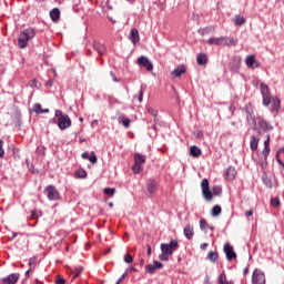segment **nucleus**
Here are the masks:
<instances>
[{
	"mask_svg": "<svg viewBox=\"0 0 284 284\" xmlns=\"http://www.w3.org/2000/svg\"><path fill=\"white\" fill-rule=\"evenodd\" d=\"M196 63L197 65H205V63H207V55H205V53H199L196 57Z\"/></svg>",
	"mask_w": 284,
	"mask_h": 284,
	"instance_id": "bb28decb",
	"label": "nucleus"
},
{
	"mask_svg": "<svg viewBox=\"0 0 284 284\" xmlns=\"http://www.w3.org/2000/svg\"><path fill=\"white\" fill-rule=\"evenodd\" d=\"M143 163H145V155L141 153L134 154V165L132 166V172L134 174H141L143 172Z\"/></svg>",
	"mask_w": 284,
	"mask_h": 284,
	"instance_id": "0eeeda50",
	"label": "nucleus"
},
{
	"mask_svg": "<svg viewBox=\"0 0 284 284\" xmlns=\"http://www.w3.org/2000/svg\"><path fill=\"white\" fill-rule=\"evenodd\" d=\"M250 273V268H244V274H248Z\"/></svg>",
	"mask_w": 284,
	"mask_h": 284,
	"instance_id": "338daca9",
	"label": "nucleus"
},
{
	"mask_svg": "<svg viewBox=\"0 0 284 284\" xmlns=\"http://www.w3.org/2000/svg\"><path fill=\"white\" fill-rule=\"evenodd\" d=\"M44 192H45L47 199L49 201H59L60 194H59V191L57 190V187L54 185L45 186Z\"/></svg>",
	"mask_w": 284,
	"mask_h": 284,
	"instance_id": "6e6552de",
	"label": "nucleus"
},
{
	"mask_svg": "<svg viewBox=\"0 0 284 284\" xmlns=\"http://www.w3.org/2000/svg\"><path fill=\"white\" fill-rule=\"evenodd\" d=\"M202 194H203L205 201H212V199L214 196L212 194V191H210V189H206V190L202 191Z\"/></svg>",
	"mask_w": 284,
	"mask_h": 284,
	"instance_id": "2f4dec72",
	"label": "nucleus"
},
{
	"mask_svg": "<svg viewBox=\"0 0 284 284\" xmlns=\"http://www.w3.org/2000/svg\"><path fill=\"white\" fill-rule=\"evenodd\" d=\"M50 18L52 21L57 22L61 18V11L58 8H54L50 11Z\"/></svg>",
	"mask_w": 284,
	"mask_h": 284,
	"instance_id": "b1692460",
	"label": "nucleus"
},
{
	"mask_svg": "<svg viewBox=\"0 0 284 284\" xmlns=\"http://www.w3.org/2000/svg\"><path fill=\"white\" fill-rule=\"evenodd\" d=\"M103 192H104V194H106V196H114L116 189L104 187Z\"/></svg>",
	"mask_w": 284,
	"mask_h": 284,
	"instance_id": "c9c22d12",
	"label": "nucleus"
},
{
	"mask_svg": "<svg viewBox=\"0 0 284 284\" xmlns=\"http://www.w3.org/2000/svg\"><path fill=\"white\" fill-rule=\"evenodd\" d=\"M278 152L276 153V156H275V159H276V162L280 164V165H284V163H283V161L281 160V158H278Z\"/></svg>",
	"mask_w": 284,
	"mask_h": 284,
	"instance_id": "5fc2aeb1",
	"label": "nucleus"
},
{
	"mask_svg": "<svg viewBox=\"0 0 284 284\" xmlns=\"http://www.w3.org/2000/svg\"><path fill=\"white\" fill-rule=\"evenodd\" d=\"M252 214H254V212H253V211H246V212H245V216H246V217L252 216Z\"/></svg>",
	"mask_w": 284,
	"mask_h": 284,
	"instance_id": "052dcab7",
	"label": "nucleus"
},
{
	"mask_svg": "<svg viewBox=\"0 0 284 284\" xmlns=\"http://www.w3.org/2000/svg\"><path fill=\"white\" fill-rule=\"evenodd\" d=\"M160 250L162 254L159 255L160 261H170V256L179 250V241L176 240H171L170 243H162L160 245Z\"/></svg>",
	"mask_w": 284,
	"mask_h": 284,
	"instance_id": "f03ea898",
	"label": "nucleus"
},
{
	"mask_svg": "<svg viewBox=\"0 0 284 284\" xmlns=\"http://www.w3.org/2000/svg\"><path fill=\"white\" fill-rule=\"evenodd\" d=\"M42 111H43V108H41L40 103L34 104L36 114H41Z\"/></svg>",
	"mask_w": 284,
	"mask_h": 284,
	"instance_id": "c03bdc74",
	"label": "nucleus"
},
{
	"mask_svg": "<svg viewBox=\"0 0 284 284\" xmlns=\"http://www.w3.org/2000/svg\"><path fill=\"white\" fill-rule=\"evenodd\" d=\"M207 247H210V244H209V243H203V244H201V246H200L201 250H207Z\"/></svg>",
	"mask_w": 284,
	"mask_h": 284,
	"instance_id": "4d7b16f0",
	"label": "nucleus"
},
{
	"mask_svg": "<svg viewBox=\"0 0 284 284\" xmlns=\"http://www.w3.org/2000/svg\"><path fill=\"white\" fill-rule=\"evenodd\" d=\"M52 85H54V80H48V81L45 82V87H47V88H52Z\"/></svg>",
	"mask_w": 284,
	"mask_h": 284,
	"instance_id": "de8ad7c7",
	"label": "nucleus"
},
{
	"mask_svg": "<svg viewBox=\"0 0 284 284\" xmlns=\"http://www.w3.org/2000/svg\"><path fill=\"white\" fill-rule=\"evenodd\" d=\"M214 30H216V28H214L212 26L200 28L197 30V34H201L202 37H205V34H212V32H214Z\"/></svg>",
	"mask_w": 284,
	"mask_h": 284,
	"instance_id": "412c9836",
	"label": "nucleus"
},
{
	"mask_svg": "<svg viewBox=\"0 0 284 284\" xmlns=\"http://www.w3.org/2000/svg\"><path fill=\"white\" fill-rule=\"evenodd\" d=\"M26 276H30V270L26 272Z\"/></svg>",
	"mask_w": 284,
	"mask_h": 284,
	"instance_id": "774afa93",
	"label": "nucleus"
},
{
	"mask_svg": "<svg viewBox=\"0 0 284 284\" xmlns=\"http://www.w3.org/2000/svg\"><path fill=\"white\" fill-rule=\"evenodd\" d=\"M243 23H245V18H243V16H236L234 19V26H243Z\"/></svg>",
	"mask_w": 284,
	"mask_h": 284,
	"instance_id": "f704fd0d",
	"label": "nucleus"
},
{
	"mask_svg": "<svg viewBox=\"0 0 284 284\" xmlns=\"http://www.w3.org/2000/svg\"><path fill=\"white\" fill-rule=\"evenodd\" d=\"M155 192H159V183L154 179H149L145 184L144 194L148 199H152Z\"/></svg>",
	"mask_w": 284,
	"mask_h": 284,
	"instance_id": "423d86ee",
	"label": "nucleus"
},
{
	"mask_svg": "<svg viewBox=\"0 0 284 284\" xmlns=\"http://www.w3.org/2000/svg\"><path fill=\"white\" fill-rule=\"evenodd\" d=\"M190 154H191V156H194V159H199V156H201L202 152L199 149V146L193 145L190 148Z\"/></svg>",
	"mask_w": 284,
	"mask_h": 284,
	"instance_id": "c85d7f7f",
	"label": "nucleus"
},
{
	"mask_svg": "<svg viewBox=\"0 0 284 284\" xmlns=\"http://www.w3.org/2000/svg\"><path fill=\"white\" fill-rule=\"evenodd\" d=\"M271 205L273 207H278V205H281V200H278V197L271 199Z\"/></svg>",
	"mask_w": 284,
	"mask_h": 284,
	"instance_id": "58836bf2",
	"label": "nucleus"
},
{
	"mask_svg": "<svg viewBox=\"0 0 284 284\" xmlns=\"http://www.w3.org/2000/svg\"><path fill=\"white\" fill-rule=\"evenodd\" d=\"M50 112V109H42L41 114H48Z\"/></svg>",
	"mask_w": 284,
	"mask_h": 284,
	"instance_id": "69168bd1",
	"label": "nucleus"
},
{
	"mask_svg": "<svg viewBox=\"0 0 284 284\" xmlns=\"http://www.w3.org/2000/svg\"><path fill=\"white\" fill-rule=\"evenodd\" d=\"M260 90L262 94L263 105L267 108V105H270L271 103L272 104L271 111L275 114H278L281 110V99L276 97L274 98L270 97V87H267V84L265 83L260 84Z\"/></svg>",
	"mask_w": 284,
	"mask_h": 284,
	"instance_id": "f257e3e1",
	"label": "nucleus"
},
{
	"mask_svg": "<svg viewBox=\"0 0 284 284\" xmlns=\"http://www.w3.org/2000/svg\"><path fill=\"white\" fill-rule=\"evenodd\" d=\"M138 101H139V103H143V89H141L139 92Z\"/></svg>",
	"mask_w": 284,
	"mask_h": 284,
	"instance_id": "49530a36",
	"label": "nucleus"
},
{
	"mask_svg": "<svg viewBox=\"0 0 284 284\" xmlns=\"http://www.w3.org/2000/svg\"><path fill=\"white\" fill-rule=\"evenodd\" d=\"M219 284H234V281H227V276L225 275V272L221 273L217 277Z\"/></svg>",
	"mask_w": 284,
	"mask_h": 284,
	"instance_id": "a878e982",
	"label": "nucleus"
},
{
	"mask_svg": "<svg viewBox=\"0 0 284 284\" xmlns=\"http://www.w3.org/2000/svg\"><path fill=\"white\" fill-rule=\"evenodd\" d=\"M82 272H83V267H81V266L75 267L73 271L74 278L79 277Z\"/></svg>",
	"mask_w": 284,
	"mask_h": 284,
	"instance_id": "4c0bfd02",
	"label": "nucleus"
},
{
	"mask_svg": "<svg viewBox=\"0 0 284 284\" xmlns=\"http://www.w3.org/2000/svg\"><path fill=\"white\" fill-rule=\"evenodd\" d=\"M270 146H264L262 154L264 155V161L260 163L261 168H267V156H270Z\"/></svg>",
	"mask_w": 284,
	"mask_h": 284,
	"instance_id": "5701e85b",
	"label": "nucleus"
},
{
	"mask_svg": "<svg viewBox=\"0 0 284 284\" xmlns=\"http://www.w3.org/2000/svg\"><path fill=\"white\" fill-rule=\"evenodd\" d=\"M204 284H212V283L210 282V277H209V276H206V277L204 278Z\"/></svg>",
	"mask_w": 284,
	"mask_h": 284,
	"instance_id": "0e129e2a",
	"label": "nucleus"
},
{
	"mask_svg": "<svg viewBox=\"0 0 284 284\" xmlns=\"http://www.w3.org/2000/svg\"><path fill=\"white\" fill-rule=\"evenodd\" d=\"M156 270H163V263L154 261L152 264H148L145 266V271L148 272V274H154Z\"/></svg>",
	"mask_w": 284,
	"mask_h": 284,
	"instance_id": "2eb2a0df",
	"label": "nucleus"
},
{
	"mask_svg": "<svg viewBox=\"0 0 284 284\" xmlns=\"http://www.w3.org/2000/svg\"><path fill=\"white\" fill-rule=\"evenodd\" d=\"M55 283H57V284H65V278H63V277H58V280H57Z\"/></svg>",
	"mask_w": 284,
	"mask_h": 284,
	"instance_id": "603ef678",
	"label": "nucleus"
},
{
	"mask_svg": "<svg viewBox=\"0 0 284 284\" xmlns=\"http://www.w3.org/2000/svg\"><path fill=\"white\" fill-rule=\"evenodd\" d=\"M222 212L221 205H214L211 210L212 216H219Z\"/></svg>",
	"mask_w": 284,
	"mask_h": 284,
	"instance_id": "72a5a7b5",
	"label": "nucleus"
},
{
	"mask_svg": "<svg viewBox=\"0 0 284 284\" xmlns=\"http://www.w3.org/2000/svg\"><path fill=\"white\" fill-rule=\"evenodd\" d=\"M74 176H77V179H87L88 172H85V170H83V169H79V170L74 171Z\"/></svg>",
	"mask_w": 284,
	"mask_h": 284,
	"instance_id": "c756f323",
	"label": "nucleus"
},
{
	"mask_svg": "<svg viewBox=\"0 0 284 284\" xmlns=\"http://www.w3.org/2000/svg\"><path fill=\"white\" fill-rule=\"evenodd\" d=\"M129 40L131 41V43H133V45H136V43H139L140 37H139L138 29H131L130 34H129Z\"/></svg>",
	"mask_w": 284,
	"mask_h": 284,
	"instance_id": "a211bd4d",
	"label": "nucleus"
},
{
	"mask_svg": "<svg viewBox=\"0 0 284 284\" xmlns=\"http://www.w3.org/2000/svg\"><path fill=\"white\" fill-rule=\"evenodd\" d=\"M20 274L19 273H11L8 276L3 277L1 280L2 284H16L19 283V278H20Z\"/></svg>",
	"mask_w": 284,
	"mask_h": 284,
	"instance_id": "4468645a",
	"label": "nucleus"
},
{
	"mask_svg": "<svg viewBox=\"0 0 284 284\" xmlns=\"http://www.w3.org/2000/svg\"><path fill=\"white\" fill-rule=\"evenodd\" d=\"M207 221H205V219H201L200 220V230H202V232H205V234H207Z\"/></svg>",
	"mask_w": 284,
	"mask_h": 284,
	"instance_id": "473e14b6",
	"label": "nucleus"
},
{
	"mask_svg": "<svg viewBox=\"0 0 284 284\" xmlns=\"http://www.w3.org/2000/svg\"><path fill=\"white\" fill-rule=\"evenodd\" d=\"M253 68H261V62H258V61H254V67Z\"/></svg>",
	"mask_w": 284,
	"mask_h": 284,
	"instance_id": "e2e57ef3",
	"label": "nucleus"
},
{
	"mask_svg": "<svg viewBox=\"0 0 284 284\" xmlns=\"http://www.w3.org/2000/svg\"><path fill=\"white\" fill-rule=\"evenodd\" d=\"M258 138L256 135L251 136L250 149L254 152L258 150Z\"/></svg>",
	"mask_w": 284,
	"mask_h": 284,
	"instance_id": "393cba45",
	"label": "nucleus"
},
{
	"mask_svg": "<svg viewBox=\"0 0 284 284\" xmlns=\"http://www.w3.org/2000/svg\"><path fill=\"white\" fill-rule=\"evenodd\" d=\"M118 123H121L123 128H130V118H126L125 114H120L118 116Z\"/></svg>",
	"mask_w": 284,
	"mask_h": 284,
	"instance_id": "4be33fe9",
	"label": "nucleus"
},
{
	"mask_svg": "<svg viewBox=\"0 0 284 284\" xmlns=\"http://www.w3.org/2000/svg\"><path fill=\"white\" fill-rule=\"evenodd\" d=\"M206 258L211 262V263H216V261H219V253L216 251H210L207 253Z\"/></svg>",
	"mask_w": 284,
	"mask_h": 284,
	"instance_id": "cd10ccee",
	"label": "nucleus"
},
{
	"mask_svg": "<svg viewBox=\"0 0 284 284\" xmlns=\"http://www.w3.org/2000/svg\"><path fill=\"white\" fill-rule=\"evenodd\" d=\"M123 261L124 263H132L134 261V258L132 257V255H130L129 253H126L124 256H123Z\"/></svg>",
	"mask_w": 284,
	"mask_h": 284,
	"instance_id": "a19ab883",
	"label": "nucleus"
},
{
	"mask_svg": "<svg viewBox=\"0 0 284 284\" xmlns=\"http://www.w3.org/2000/svg\"><path fill=\"white\" fill-rule=\"evenodd\" d=\"M34 263H37V257H30L29 258V265H34Z\"/></svg>",
	"mask_w": 284,
	"mask_h": 284,
	"instance_id": "864d4df0",
	"label": "nucleus"
},
{
	"mask_svg": "<svg viewBox=\"0 0 284 284\" xmlns=\"http://www.w3.org/2000/svg\"><path fill=\"white\" fill-rule=\"evenodd\" d=\"M138 65H142V68H145L148 72H152L154 70V65L152 64V61L148 59V57L141 55L138 58Z\"/></svg>",
	"mask_w": 284,
	"mask_h": 284,
	"instance_id": "f8f14e48",
	"label": "nucleus"
},
{
	"mask_svg": "<svg viewBox=\"0 0 284 284\" xmlns=\"http://www.w3.org/2000/svg\"><path fill=\"white\" fill-rule=\"evenodd\" d=\"M185 72H187L185 64H180L172 71V74L173 77H175V79H179V77H181L182 74H185Z\"/></svg>",
	"mask_w": 284,
	"mask_h": 284,
	"instance_id": "6ab92c4d",
	"label": "nucleus"
},
{
	"mask_svg": "<svg viewBox=\"0 0 284 284\" xmlns=\"http://www.w3.org/2000/svg\"><path fill=\"white\" fill-rule=\"evenodd\" d=\"M37 83H38L37 80H32V81L30 82V87H31V88H37Z\"/></svg>",
	"mask_w": 284,
	"mask_h": 284,
	"instance_id": "13d9d810",
	"label": "nucleus"
},
{
	"mask_svg": "<svg viewBox=\"0 0 284 284\" xmlns=\"http://www.w3.org/2000/svg\"><path fill=\"white\" fill-rule=\"evenodd\" d=\"M264 148H270V135H266V140L264 141Z\"/></svg>",
	"mask_w": 284,
	"mask_h": 284,
	"instance_id": "3c124183",
	"label": "nucleus"
},
{
	"mask_svg": "<svg viewBox=\"0 0 284 284\" xmlns=\"http://www.w3.org/2000/svg\"><path fill=\"white\" fill-rule=\"evenodd\" d=\"M110 74H111L113 81H114L115 83H119V79L116 78V75L114 74V72L111 71Z\"/></svg>",
	"mask_w": 284,
	"mask_h": 284,
	"instance_id": "6e6d98bb",
	"label": "nucleus"
},
{
	"mask_svg": "<svg viewBox=\"0 0 284 284\" xmlns=\"http://www.w3.org/2000/svg\"><path fill=\"white\" fill-rule=\"evenodd\" d=\"M4 151H3V140H0V156H3Z\"/></svg>",
	"mask_w": 284,
	"mask_h": 284,
	"instance_id": "8fccbe9b",
	"label": "nucleus"
},
{
	"mask_svg": "<svg viewBox=\"0 0 284 284\" xmlns=\"http://www.w3.org/2000/svg\"><path fill=\"white\" fill-rule=\"evenodd\" d=\"M36 34L37 33L33 28H29L20 32L18 38V48H20V50L28 48V41H30V39H34Z\"/></svg>",
	"mask_w": 284,
	"mask_h": 284,
	"instance_id": "20e7f679",
	"label": "nucleus"
},
{
	"mask_svg": "<svg viewBox=\"0 0 284 284\" xmlns=\"http://www.w3.org/2000/svg\"><path fill=\"white\" fill-rule=\"evenodd\" d=\"M221 192H223V189L221 186H214L213 187V194L215 196H219L221 194Z\"/></svg>",
	"mask_w": 284,
	"mask_h": 284,
	"instance_id": "37998d69",
	"label": "nucleus"
},
{
	"mask_svg": "<svg viewBox=\"0 0 284 284\" xmlns=\"http://www.w3.org/2000/svg\"><path fill=\"white\" fill-rule=\"evenodd\" d=\"M226 179H227V181H234L236 179V168H234V166L227 168Z\"/></svg>",
	"mask_w": 284,
	"mask_h": 284,
	"instance_id": "aec40b11",
	"label": "nucleus"
},
{
	"mask_svg": "<svg viewBox=\"0 0 284 284\" xmlns=\"http://www.w3.org/2000/svg\"><path fill=\"white\" fill-rule=\"evenodd\" d=\"M206 43H207L209 45H216V38H210V39L206 41Z\"/></svg>",
	"mask_w": 284,
	"mask_h": 284,
	"instance_id": "a18cd8bd",
	"label": "nucleus"
},
{
	"mask_svg": "<svg viewBox=\"0 0 284 284\" xmlns=\"http://www.w3.org/2000/svg\"><path fill=\"white\" fill-rule=\"evenodd\" d=\"M215 45H222L223 48H232V45H236V40L234 38L220 37L216 38Z\"/></svg>",
	"mask_w": 284,
	"mask_h": 284,
	"instance_id": "1a4fd4ad",
	"label": "nucleus"
},
{
	"mask_svg": "<svg viewBox=\"0 0 284 284\" xmlns=\"http://www.w3.org/2000/svg\"><path fill=\"white\" fill-rule=\"evenodd\" d=\"M148 112L149 114H151V116H154V119H156V115L159 114V111L154 110L151 106L148 108Z\"/></svg>",
	"mask_w": 284,
	"mask_h": 284,
	"instance_id": "79ce46f5",
	"label": "nucleus"
},
{
	"mask_svg": "<svg viewBox=\"0 0 284 284\" xmlns=\"http://www.w3.org/2000/svg\"><path fill=\"white\" fill-rule=\"evenodd\" d=\"M125 276H128V273L122 274L121 277L116 281V284H121Z\"/></svg>",
	"mask_w": 284,
	"mask_h": 284,
	"instance_id": "09e8293b",
	"label": "nucleus"
},
{
	"mask_svg": "<svg viewBox=\"0 0 284 284\" xmlns=\"http://www.w3.org/2000/svg\"><path fill=\"white\" fill-rule=\"evenodd\" d=\"M89 158H90V153H88V152L82 153V159H89Z\"/></svg>",
	"mask_w": 284,
	"mask_h": 284,
	"instance_id": "bf43d9fd",
	"label": "nucleus"
},
{
	"mask_svg": "<svg viewBox=\"0 0 284 284\" xmlns=\"http://www.w3.org/2000/svg\"><path fill=\"white\" fill-rule=\"evenodd\" d=\"M88 160L90 161V163H97L98 159H97V154L94 153V151L91 152Z\"/></svg>",
	"mask_w": 284,
	"mask_h": 284,
	"instance_id": "ea45409f",
	"label": "nucleus"
},
{
	"mask_svg": "<svg viewBox=\"0 0 284 284\" xmlns=\"http://www.w3.org/2000/svg\"><path fill=\"white\" fill-rule=\"evenodd\" d=\"M223 252L227 261H233V258H236V252H234V246L230 245V243L224 244Z\"/></svg>",
	"mask_w": 284,
	"mask_h": 284,
	"instance_id": "ddd939ff",
	"label": "nucleus"
},
{
	"mask_svg": "<svg viewBox=\"0 0 284 284\" xmlns=\"http://www.w3.org/2000/svg\"><path fill=\"white\" fill-rule=\"evenodd\" d=\"M252 284H265V273L258 268H255L252 275Z\"/></svg>",
	"mask_w": 284,
	"mask_h": 284,
	"instance_id": "9b49d317",
	"label": "nucleus"
},
{
	"mask_svg": "<svg viewBox=\"0 0 284 284\" xmlns=\"http://www.w3.org/2000/svg\"><path fill=\"white\" fill-rule=\"evenodd\" d=\"M93 50H95V52H98L100 57H103V54H105V52L108 51V48L104 43L93 41Z\"/></svg>",
	"mask_w": 284,
	"mask_h": 284,
	"instance_id": "dca6fc26",
	"label": "nucleus"
},
{
	"mask_svg": "<svg viewBox=\"0 0 284 284\" xmlns=\"http://www.w3.org/2000/svg\"><path fill=\"white\" fill-rule=\"evenodd\" d=\"M55 118H58V128L61 130H68L72 125L69 114H64L61 110H55Z\"/></svg>",
	"mask_w": 284,
	"mask_h": 284,
	"instance_id": "39448f33",
	"label": "nucleus"
},
{
	"mask_svg": "<svg viewBox=\"0 0 284 284\" xmlns=\"http://www.w3.org/2000/svg\"><path fill=\"white\" fill-rule=\"evenodd\" d=\"M146 254H148V256H150V254H152V247L150 245L146 248Z\"/></svg>",
	"mask_w": 284,
	"mask_h": 284,
	"instance_id": "680f3d73",
	"label": "nucleus"
},
{
	"mask_svg": "<svg viewBox=\"0 0 284 284\" xmlns=\"http://www.w3.org/2000/svg\"><path fill=\"white\" fill-rule=\"evenodd\" d=\"M256 61V58L254 55H247L245 59V64L247 68H254V62Z\"/></svg>",
	"mask_w": 284,
	"mask_h": 284,
	"instance_id": "7c9ffc66",
	"label": "nucleus"
},
{
	"mask_svg": "<svg viewBox=\"0 0 284 284\" xmlns=\"http://www.w3.org/2000/svg\"><path fill=\"white\" fill-rule=\"evenodd\" d=\"M201 187H202V192L205 190H210V182L207 181V179L202 180Z\"/></svg>",
	"mask_w": 284,
	"mask_h": 284,
	"instance_id": "e433bc0d",
	"label": "nucleus"
},
{
	"mask_svg": "<svg viewBox=\"0 0 284 284\" xmlns=\"http://www.w3.org/2000/svg\"><path fill=\"white\" fill-rule=\"evenodd\" d=\"M248 128L255 130L257 134H267V132H272L274 126L263 119V116H257L254 119V124H248Z\"/></svg>",
	"mask_w": 284,
	"mask_h": 284,
	"instance_id": "7ed1b4c3",
	"label": "nucleus"
},
{
	"mask_svg": "<svg viewBox=\"0 0 284 284\" xmlns=\"http://www.w3.org/2000/svg\"><path fill=\"white\" fill-rule=\"evenodd\" d=\"M244 112L246 114V122L247 125H254V120L256 119V115H254V106L252 104H246L244 106Z\"/></svg>",
	"mask_w": 284,
	"mask_h": 284,
	"instance_id": "9d476101",
	"label": "nucleus"
},
{
	"mask_svg": "<svg viewBox=\"0 0 284 284\" xmlns=\"http://www.w3.org/2000/svg\"><path fill=\"white\" fill-rule=\"evenodd\" d=\"M183 234L187 241H192V239H194V226L186 224L184 226Z\"/></svg>",
	"mask_w": 284,
	"mask_h": 284,
	"instance_id": "f3484780",
	"label": "nucleus"
}]
</instances>
